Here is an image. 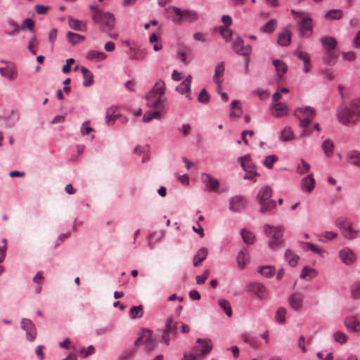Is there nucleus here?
Returning <instances> with one entry per match:
<instances>
[{
	"label": "nucleus",
	"instance_id": "1",
	"mask_svg": "<svg viewBox=\"0 0 360 360\" xmlns=\"http://www.w3.org/2000/svg\"><path fill=\"white\" fill-rule=\"evenodd\" d=\"M337 118L345 125L355 124L360 121V99H354L348 105L341 107L338 111Z\"/></svg>",
	"mask_w": 360,
	"mask_h": 360
},
{
	"label": "nucleus",
	"instance_id": "2",
	"mask_svg": "<svg viewBox=\"0 0 360 360\" xmlns=\"http://www.w3.org/2000/svg\"><path fill=\"white\" fill-rule=\"evenodd\" d=\"M165 14L176 24H180L183 20L192 22L197 20L198 18L196 12L189 10L182 11L174 6H170L166 8L165 9Z\"/></svg>",
	"mask_w": 360,
	"mask_h": 360
},
{
	"label": "nucleus",
	"instance_id": "3",
	"mask_svg": "<svg viewBox=\"0 0 360 360\" xmlns=\"http://www.w3.org/2000/svg\"><path fill=\"white\" fill-rule=\"evenodd\" d=\"M92 19L100 25V30L103 32H108L115 27V18L112 13L96 11L93 13Z\"/></svg>",
	"mask_w": 360,
	"mask_h": 360
},
{
	"label": "nucleus",
	"instance_id": "4",
	"mask_svg": "<svg viewBox=\"0 0 360 360\" xmlns=\"http://www.w3.org/2000/svg\"><path fill=\"white\" fill-rule=\"evenodd\" d=\"M264 231L266 236L271 238L268 243L271 249L275 250L282 246L283 240L281 238L283 235V229L282 226H273L269 224H264Z\"/></svg>",
	"mask_w": 360,
	"mask_h": 360
},
{
	"label": "nucleus",
	"instance_id": "5",
	"mask_svg": "<svg viewBox=\"0 0 360 360\" xmlns=\"http://www.w3.org/2000/svg\"><path fill=\"white\" fill-rule=\"evenodd\" d=\"M166 86L162 79H159L150 94L146 96L148 101V105L153 108H157L161 103V98L165 94Z\"/></svg>",
	"mask_w": 360,
	"mask_h": 360
},
{
	"label": "nucleus",
	"instance_id": "6",
	"mask_svg": "<svg viewBox=\"0 0 360 360\" xmlns=\"http://www.w3.org/2000/svg\"><path fill=\"white\" fill-rule=\"evenodd\" d=\"M239 161L243 171L245 172L243 179L245 180H254L256 181L255 178L259 176L260 174L257 172V166L252 162L251 156L250 155H245L240 157Z\"/></svg>",
	"mask_w": 360,
	"mask_h": 360
},
{
	"label": "nucleus",
	"instance_id": "7",
	"mask_svg": "<svg viewBox=\"0 0 360 360\" xmlns=\"http://www.w3.org/2000/svg\"><path fill=\"white\" fill-rule=\"evenodd\" d=\"M181 323L180 321H176L174 323L173 318L172 316L169 317L165 323V328L163 330L162 337H161V342L164 345H169V335L171 334L172 337L175 338L177 335L178 330V325Z\"/></svg>",
	"mask_w": 360,
	"mask_h": 360
},
{
	"label": "nucleus",
	"instance_id": "8",
	"mask_svg": "<svg viewBox=\"0 0 360 360\" xmlns=\"http://www.w3.org/2000/svg\"><path fill=\"white\" fill-rule=\"evenodd\" d=\"M232 49L236 53L240 56H248L252 53L251 46H245L243 39L239 37L233 40Z\"/></svg>",
	"mask_w": 360,
	"mask_h": 360
},
{
	"label": "nucleus",
	"instance_id": "9",
	"mask_svg": "<svg viewBox=\"0 0 360 360\" xmlns=\"http://www.w3.org/2000/svg\"><path fill=\"white\" fill-rule=\"evenodd\" d=\"M212 349V342L210 340L198 338L196 345L193 347L197 355H205L211 352Z\"/></svg>",
	"mask_w": 360,
	"mask_h": 360
},
{
	"label": "nucleus",
	"instance_id": "10",
	"mask_svg": "<svg viewBox=\"0 0 360 360\" xmlns=\"http://www.w3.org/2000/svg\"><path fill=\"white\" fill-rule=\"evenodd\" d=\"M247 205V200L242 195H236L229 200V210L233 212H239Z\"/></svg>",
	"mask_w": 360,
	"mask_h": 360
},
{
	"label": "nucleus",
	"instance_id": "11",
	"mask_svg": "<svg viewBox=\"0 0 360 360\" xmlns=\"http://www.w3.org/2000/svg\"><path fill=\"white\" fill-rule=\"evenodd\" d=\"M21 328L26 333L27 339L29 341H33L37 335V330L34 323L30 319H22L21 321Z\"/></svg>",
	"mask_w": 360,
	"mask_h": 360
},
{
	"label": "nucleus",
	"instance_id": "12",
	"mask_svg": "<svg viewBox=\"0 0 360 360\" xmlns=\"http://www.w3.org/2000/svg\"><path fill=\"white\" fill-rule=\"evenodd\" d=\"M300 34L302 37H309L313 33V25L309 17H304L299 24Z\"/></svg>",
	"mask_w": 360,
	"mask_h": 360
},
{
	"label": "nucleus",
	"instance_id": "13",
	"mask_svg": "<svg viewBox=\"0 0 360 360\" xmlns=\"http://www.w3.org/2000/svg\"><path fill=\"white\" fill-rule=\"evenodd\" d=\"M2 63H6V66L0 68V74L8 80H14L18 76V70L15 65L12 63H8L5 60H1Z\"/></svg>",
	"mask_w": 360,
	"mask_h": 360
},
{
	"label": "nucleus",
	"instance_id": "14",
	"mask_svg": "<svg viewBox=\"0 0 360 360\" xmlns=\"http://www.w3.org/2000/svg\"><path fill=\"white\" fill-rule=\"evenodd\" d=\"M297 110L302 114H307V112H309V117L300 120V127L305 128L314 120L316 115V110L314 108L309 105L304 108H298Z\"/></svg>",
	"mask_w": 360,
	"mask_h": 360
},
{
	"label": "nucleus",
	"instance_id": "15",
	"mask_svg": "<svg viewBox=\"0 0 360 360\" xmlns=\"http://www.w3.org/2000/svg\"><path fill=\"white\" fill-rule=\"evenodd\" d=\"M346 223L347 219L345 218L340 217L337 220L336 225L340 229L342 230L345 238L347 239H353L354 238V233H356L357 231H355L352 229L351 224H349L346 227Z\"/></svg>",
	"mask_w": 360,
	"mask_h": 360
},
{
	"label": "nucleus",
	"instance_id": "16",
	"mask_svg": "<svg viewBox=\"0 0 360 360\" xmlns=\"http://www.w3.org/2000/svg\"><path fill=\"white\" fill-rule=\"evenodd\" d=\"M248 291L253 292L260 299H265L267 296V291L265 287L259 283H251L246 286Z\"/></svg>",
	"mask_w": 360,
	"mask_h": 360
},
{
	"label": "nucleus",
	"instance_id": "17",
	"mask_svg": "<svg viewBox=\"0 0 360 360\" xmlns=\"http://www.w3.org/2000/svg\"><path fill=\"white\" fill-rule=\"evenodd\" d=\"M201 180L205 185L206 190L210 192L217 190L219 186V182L217 179L206 173H202L201 174Z\"/></svg>",
	"mask_w": 360,
	"mask_h": 360
},
{
	"label": "nucleus",
	"instance_id": "18",
	"mask_svg": "<svg viewBox=\"0 0 360 360\" xmlns=\"http://www.w3.org/2000/svg\"><path fill=\"white\" fill-rule=\"evenodd\" d=\"M339 256L342 262L346 265H351L356 261L354 252L349 248H345L340 250Z\"/></svg>",
	"mask_w": 360,
	"mask_h": 360
},
{
	"label": "nucleus",
	"instance_id": "19",
	"mask_svg": "<svg viewBox=\"0 0 360 360\" xmlns=\"http://www.w3.org/2000/svg\"><path fill=\"white\" fill-rule=\"evenodd\" d=\"M143 337L145 344V350L150 352L153 350L157 345L156 341L153 338V331L148 328H143Z\"/></svg>",
	"mask_w": 360,
	"mask_h": 360
},
{
	"label": "nucleus",
	"instance_id": "20",
	"mask_svg": "<svg viewBox=\"0 0 360 360\" xmlns=\"http://www.w3.org/2000/svg\"><path fill=\"white\" fill-rule=\"evenodd\" d=\"M225 71L224 63L223 62L219 63L215 67L214 75L213 76V81L218 86V88H221V84L223 82L222 77Z\"/></svg>",
	"mask_w": 360,
	"mask_h": 360
},
{
	"label": "nucleus",
	"instance_id": "21",
	"mask_svg": "<svg viewBox=\"0 0 360 360\" xmlns=\"http://www.w3.org/2000/svg\"><path fill=\"white\" fill-rule=\"evenodd\" d=\"M274 112L272 115L274 117H281L288 115V105L282 102L276 103L273 105Z\"/></svg>",
	"mask_w": 360,
	"mask_h": 360
},
{
	"label": "nucleus",
	"instance_id": "22",
	"mask_svg": "<svg viewBox=\"0 0 360 360\" xmlns=\"http://www.w3.org/2000/svg\"><path fill=\"white\" fill-rule=\"evenodd\" d=\"M345 325L348 331L354 333L360 332V323L359 320L354 316L346 318Z\"/></svg>",
	"mask_w": 360,
	"mask_h": 360
},
{
	"label": "nucleus",
	"instance_id": "23",
	"mask_svg": "<svg viewBox=\"0 0 360 360\" xmlns=\"http://www.w3.org/2000/svg\"><path fill=\"white\" fill-rule=\"evenodd\" d=\"M302 297L297 293H293L288 299L289 305L295 311L301 310L302 308Z\"/></svg>",
	"mask_w": 360,
	"mask_h": 360
},
{
	"label": "nucleus",
	"instance_id": "24",
	"mask_svg": "<svg viewBox=\"0 0 360 360\" xmlns=\"http://www.w3.org/2000/svg\"><path fill=\"white\" fill-rule=\"evenodd\" d=\"M315 179L312 173L304 177L302 180V190L307 192H311L314 188Z\"/></svg>",
	"mask_w": 360,
	"mask_h": 360
},
{
	"label": "nucleus",
	"instance_id": "25",
	"mask_svg": "<svg viewBox=\"0 0 360 360\" xmlns=\"http://www.w3.org/2000/svg\"><path fill=\"white\" fill-rule=\"evenodd\" d=\"M207 254L208 250L206 248L199 249L193 257V266L195 267L200 266L206 259Z\"/></svg>",
	"mask_w": 360,
	"mask_h": 360
},
{
	"label": "nucleus",
	"instance_id": "26",
	"mask_svg": "<svg viewBox=\"0 0 360 360\" xmlns=\"http://www.w3.org/2000/svg\"><path fill=\"white\" fill-rule=\"evenodd\" d=\"M273 65H274L277 76L279 78H281L284 74L286 73L288 71V65L287 64L281 60H274L272 62Z\"/></svg>",
	"mask_w": 360,
	"mask_h": 360
},
{
	"label": "nucleus",
	"instance_id": "27",
	"mask_svg": "<svg viewBox=\"0 0 360 360\" xmlns=\"http://www.w3.org/2000/svg\"><path fill=\"white\" fill-rule=\"evenodd\" d=\"M272 195V190L269 186H265L262 188L258 191L257 197L259 200V202L261 203L262 202L271 200V197Z\"/></svg>",
	"mask_w": 360,
	"mask_h": 360
},
{
	"label": "nucleus",
	"instance_id": "28",
	"mask_svg": "<svg viewBox=\"0 0 360 360\" xmlns=\"http://www.w3.org/2000/svg\"><path fill=\"white\" fill-rule=\"evenodd\" d=\"M278 44L281 46H288L291 42V34L288 30L281 32L278 37Z\"/></svg>",
	"mask_w": 360,
	"mask_h": 360
},
{
	"label": "nucleus",
	"instance_id": "29",
	"mask_svg": "<svg viewBox=\"0 0 360 360\" xmlns=\"http://www.w3.org/2000/svg\"><path fill=\"white\" fill-rule=\"evenodd\" d=\"M68 24L71 29L76 31L84 32L86 30V25L81 20L70 17L68 18Z\"/></svg>",
	"mask_w": 360,
	"mask_h": 360
},
{
	"label": "nucleus",
	"instance_id": "30",
	"mask_svg": "<svg viewBox=\"0 0 360 360\" xmlns=\"http://www.w3.org/2000/svg\"><path fill=\"white\" fill-rule=\"evenodd\" d=\"M86 58L89 60H103L107 58L104 52H99L95 50H90L87 52Z\"/></svg>",
	"mask_w": 360,
	"mask_h": 360
},
{
	"label": "nucleus",
	"instance_id": "31",
	"mask_svg": "<svg viewBox=\"0 0 360 360\" xmlns=\"http://www.w3.org/2000/svg\"><path fill=\"white\" fill-rule=\"evenodd\" d=\"M347 158L349 162L356 167H360V153L356 150H351L347 153Z\"/></svg>",
	"mask_w": 360,
	"mask_h": 360
},
{
	"label": "nucleus",
	"instance_id": "32",
	"mask_svg": "<svg viewBox=\"0 0 360 360\" xmlns=\"http://www.w3.org/2000/svg\"><path fill=\"white\" fill-rule=\"evenodd\" d=\"M285 259L290 266H295L297 264L299 257L291 250L287 249L285 252Z\"/></svg>",
	"mask_w": 360,
	"mask_h": 360
},
{
	"label": "nucleus",
	"instance_id": "33",
	"mask_svg": "<svg viewBox=\"0 0 360 360\" xmlns=\"http://www.w3.org/2000/svg\"><path fill=\"white\" fill-rule=\"evenodd\" d=\"M67 38L68 41L72 45L75 46L80 42L84 41L85 37L83 35L72 32H68L67 33Z\"/></svg>",
	"mask_w": 360,
	"mask_h": 360
},
{
	"label": "nucleus",
	"instance_id": "34",
	"mask_svg": "<svg viewBox=\"0 0 360 360\" xmlns=\"http://www.w3.org/2000/svg\"><path fill=\"white\" fill-rule=\"evenodd\" d=\"M321 44L323 47L326 51H332L336 47L337 41L333 37H325L321 39Z\"/></svg>",
	"mask_w": 360,
	"mask_h": 360
},
{
	"label": "nucleus",
	"instance_id": "35",
	"mask_svg": "<svg viewBox=\"0 0 360 360\" xmlns=\"http://www.w3.org/2000/svg\"><path fill=\"white\" fill-rule=\"evenodd\" d=\"M81 71L84 75V81L82 85L84 86H89L94 83V75L89 72V70L85 67H82Z\"/></svg>",
	"mask_w": 360,
	"mask_h": 360
},
{
	"label": "nucleus",
	"instance_id": "36",
	"mask_svg": "<svg viewBox=\"0 0 360 360\" xmlns=\"http://www.w3.org/2000/svg\"><path fill=\"white\" fill-rule=\"evenodd\" d=\"M294 138L293 131L290 127H285L280 134V140L283 142L292 141Z\"/></svg>",
	"mask_w": 360,
	"mask_h": 360
},
{
	"label": "nucleus",
	"instance_id": "37",
	"mask_svg": "<svg viewBox=\"0 0 360 360\" xmlns=\"http://www.w3.org/2000/svg\"><path fill=\"white\" fill-rule=\"evenodd\" d=\"M317 275L316 270L309 266H304L301 271L300 277L306 280H311Z\"/></svg>",
	"mask_w": 360,
	"mask_h": 360
},
{
	"label": "nucleus",
	"instance_id": "38",
	"mask_svg": "<svg viewBox=\"0 0 360 360\" xmlns=\"http://www.w3.org/2000/svg\"><path fill=\"white\" fill-rule=\"evenodd\" d=\"M250 256L247 252L241 250L237 257L238 265L240 268L243 269L247 262L249 261Z\"/></svg>",
	"mask_w": 360,
	"mask_h": 360
},
{
	"label": "nucleus",
	"instance_id": "39",
	"mask_svg": "<svg viewBox=\"0 0 360 360\" xmlns=\"http://www.w3.org/2000/svg\"><path fill=\"white\" fill-rule=\"evenodd\" d=\"M261 205L260 212L264 214L272 210L276 206V202L274 200H269L259 203Z\"/></svg>",
	"mask_w": 360,
	"mask_h": 360
},
{
	"label": "nucleus",
	"instance_id": "40",
	"mask_svg": "<svg viewBox=\"0 0 360 360\" xmlns=\"http://www.w3.org/2000/svg\"><path fill=\"white\" fill-rule=\"evenodd\" d=\"M240 234L244 243H245L248 245H251L254 243L255 236L252 233L246 231L245 229H243L240 230Z\"/></svg>",
	"mask_w": 360,
	"mask_h": 360
},
{
	"label": "nucleus",
	"instance_id": "41",
	"mask_svg": "<svg viewBox=\"0 0 360 360\" xmlns=\"http://www.w3.org/2000/svg\"><path fill=\"white\" fill-rule=\"evenodd\" d=\"M115 109L114 108H108L105 115V122L107 124H112L117 118L119 117L118 115L115 114Z\"/></svg>",
	"mask_w": 360,
	"mask_h": 360
},
{
	"label": "nucleus",
	"instance_id": "42",
	"mask_svg": "<svg viewBox=\"0 0 360 360\" xmlns=\"http://www.w3.org/2000/svg\"><path fill=\"white\" fill-rule=\"evenodd\" d=\"M131 317L134 319H139L143 316V307L140 304L138 306H134L130 309Z\"/></svg>",
	"mask_w": 360,
	"mask_h": 360
},
{
	"label": "nucleus",
	"instance_id": "43",
	"mask_svg": "<svg viewBox=\"0 0 360 360\" xmlns=\"http://www.w3.org/2000/svg\"><path fill=\"white\" fill-rule=\"evenodd\" d=\"M338 58V54L337 53L333 51H328L324 62L328 65L332 66L335 64Z\"/></svg>",
	"mask_w": 360,
	"mask_h": 360
},
{
	"label": "nucleus",
	"instance_id": "44",
	"mask_svg": "<svg viewBox=\"0 0 360 360\" xmlns=\"http://www.w3.org/2000/svg\"><path fill=\"white\" fill-rule=\"evenodd\" d=\"M176 91L181 94H186V97L189 100L191 99V87L184 82H182L179 85H178L176 87Z\"/></svg>",
	"mask_w": 360,
	"mask_h": 360
},
{
	"label": "nucleus",
	"instance_id": "45",
	"mask_svg": "<svg viewBox=\"0 0 360 360\" xmlns=\"http://www.w3.org/2000/svg\"><path fill=\"white\" fill-rule=\"evenodd\" d=\"M276 26V20L271 19L266 22L261 28L260 30L263 32L271 33L274 31Z\"/></svg>",
	"mask_w": 360,
	"mask_h": 360
},
{
	"label": "nucleus",
	"instance_id": "46",
	"mask_svg": "<svg viewBox=\"0 0 360 360\" xmlns=\"http://www.w3.org/2000/svg\"><path fill=\"white\" fill-rule=\"evenodd\" d=\"M218 303L220 307L224 310L226 316L228 317H231L232 309L229 302L225 299H221L218 301Z\"/></svg>",
	"mask_w": 360,
	"mask_h": 360
},
{
	"label": "nucleus",
	"instance_id": "47",
	"mask_svg": "<svg viewBox=\"0 0 360 360\" xmlns=\"http://www.w3.org/2000/svg\"><path fill=\"white\" fill-rule=\"evenodd\" d=\"M131 51H134V55L129 57V59L131 60H143L147 54V51L145 49H140L131 48Z\"/></svg>",
	"mask_w": 360,
	"mask_h": 360
},
{
	"label": "nucleus",
	"instance_id": "48",
	"mask_svg": "<svg viewBox=\"0 0 360 360\" xmlns=\"http://www.w3.org/2000/svg\"><path fill=\"white\" fill-rule=\"evenodd\" d=\"M325 17L330 20H339L342 17V11L340 9H331L326 13Z\"/></svg>",
	"mask_w": 360,
	"mask_h": 360
},
{
	"label": "nucleus",
	"instance_id": "49",
	"mask_svg": "<svg viewBox=\"0 0 360 360\" xmlns=\"http://www.w3.org/2000/svg\"><path fill=\"white\" fill-rule=\"evenodd\" d=\"M333 148V143L330 139L324 141V142L322 144V149L323 150L325 155L327 157H329L332 154Z\"/></svg>",
	"mask_w": 360,
	"mask_h": 360
},
{
	"label": "nucleus",
	"instance_id": "50",
	"mask_svg": "<svg viewBox=\"0 0 360 360\" xmlns=\"http://www.w3.org/2000/svg\"><path fill=\"white\" fill-rule=\"evenodd\" d=\"M287 313L286 309L284 307H279L275 315V319L278 323H283L285 321V314Z\"/></svg>",
	"mask_w": 360,
	"mask_h": 360
},
{
	"label": "nucleus",
	"instance_id": "51",
	"mask_svg": "<svg viewBox=\"0 0 360 360\" xmlns=\"http://www.w3.org/2000/svg\"><path fill=\"white\" fill-rule=\"evenodd\" d=\"M300 162L301 164L297 167V172L300 174L307 173L309 171L310 165L303 159H301Z\"/></svg>",
	"mask_w": 360,
	"mask_h": 360
},
{
	"label": "nucleus",
	"instance_id": "52",
	"mask_svg": "<svg viewBox=\"0 0 360 360\" xmlns=\"http://www.w3.org/2000/svg\"><path fill=\"white\" fill-rule=\"evenodd\" d=\"M258 272L262 276L267 278L271 277L274 272V269L271 266H260L258 269Z\"/></svg>",
	"mask_w": 360,
	"mask_h": 360
},
{
	"label": "nucleus",
	"instance_id": "53",
	"mask_svg": "<svg viewBox=\"0 0 360 360\" xmlns=\"http://www.w3.org/2000/svg\"><path fill=\"white\" fill-rule=\"evenodd\" d=\"M278 160V157L275 155H270L265 158L264 161V166L268 169H272L274 164Z\"/></svg>",
	"mask_w": 360,
	"mask_h": 360
},
{
	"label": "nucleus",
	"instance_id": "54",
	"mask_svg": "<svg viewBox=\"0 0 360 360\" xmlns=\"http://www.w3.org/2000/svg\"><path fill=\"white\" fill-rule=\"evenodd\" d=\"M34 22L31 18H26L21 24L22 30H28L30 32H34Z\"/></svg>",
	"mask_w": 360,
	"mask_h": 360
},
{
	"label": "nucleus",
	"instance_id": "55",
	"mask_svg": "<svg viewBox=\"0 0 360 360\" xmlns=\"http://www.w3.org/2000/svg\"><path fill=\"white\" fill-rule=\"evenodd\" d=\"M303 248L304 250H310L316 254H321L323 252V250L321 248L316 247L314 244L310 242L303 243Z\"/></svg>",
	"mask_w": 360,
	"mask_h": 360
},
{
	"label": "nucleus",
	"instance_id": "56",
	"mask_svg": "<svg viewBox=\"0 0 360 360\" xmlns=\"http://www.w3.org/2000/svg\"><path fill=\"white\" fill-rule=\"evenodd\" d=\"M210 100L209 94L205 89H202L198 96V101L201 103H207Z\"/></svg>",
	"mask_w": 360,
	"mask_h": 360
},
{
	"label": "nucleus",
	"instance_id": "57",
	"mask_svg": "<svg viewBox=\"0 0 360 360\" xmlns=\"http://www.w3.org/2000/svg\"><path fill=\"white\" fill-rule=\"evenodd\" d=\"M223 38L226 41H229L232 36L231 31L228 27H220L219 28Z\"/></svg>",
	"mask_w": 360,
	"mask_h": 360
},
{
	"label": "nucleus",
	"instance_id": "58",
	"mask_svg": "<svg viewBox=\"0 0 360 360\" xmlns=\"http://www.w3.org/2000/svg\"><path fill=\"white\" fill-rule=\"evenodd\" d=\"M334 340L335 342H339L340 344H343L347 341V336L344 333L342 332H335L333 334Z\"/></svg>",
	"mask_w": 360,
	"mask_h": 360
},
{
	"label": "nucleus",
	"instance_id": "59",
	"mask_svg": "<svg viewBox=\"0 0 360 360\" xmlns=\"http://www.w3.org/2000/svg\"><path fill=\"white\" fill-rule=\"evenodd\" d=\"M297 57L302 60L304 63L310 62L311 58L310 56L307 53L304 51H295L294 53Z\"/></svg>",
	"mask_w": 360,
	"mask_h": 360
},
{
	"label": "nucleus",
	"instance_id": "60",
	"mask_svg": "<svg viewBox=\"0 0 360 360\" xmlns=\"http://www.w3.org/2000/svg\"><path fill=\"white\" fill-rule=\"evenodd\" d=\"M210 275V271L208 269L205 270L202 276H196V283L198 285L203 284L205 281L208 278Z\"/></svg>",
	"mask_w": 360,
	"mask_h": 360
},
{
	"label": "nucleus",
	"instance_id": "61",
	"mask_svg": "<svg viewBox=\"0 0 360 360\" xmlns=\"http://www.w3.org/2000/svg\"><path fill=\"white\" fill-rule=\"evenodd\" d=\"M352 297L354 299L360 297V281L356 283L352 288Z\"/></svg>",
	"mask_w": 360,
	"mask_h": 360
},
{
	"label": "nucleus",
	"instance_id": "62",
	"mask_svg": "<svg viewBox=\"0 0 360 360\" xmlns=\"http://www.w3.org/2000/svg\"><path fill=\"white\" fill-rule=\"evenodd\" d=\"M49 9V6L37 4L35 6V11L37 14L41 15L45 14Z\"/></svg>",
	"mask_w": 360,
	"mask_h": 360
},
{
	"label": "nucleus",
	"instance_id": "63",
	"mask_svg": "<svg viewBox=\"0 0 360 360\" xmlns=\"http://www.w3.org/2000/svg\"><path fill=\"white\" fill-rule=\"evenodd\" d=\"M243 115V110L241 106H238V108L232 110L230 112V117H237L239 118Z\"/></svg>",
	"mask_w": 360,
	"mask_h": 360
},
{
	"label": "nucleus",
	"instance_id": "64",
	"mask_svg": "<svg viewBox=\"0 0 360 360\" xmlns=\"http://www.w3.org/2000/svg\"><path fill=\"white\" fill-rule=\"evenodd\" d=\"M193 39L196 41L205 42L206 41V34L202 32H195L193 34Z\"/></svg>",
	"mask_w": 360,
	"mask_h": 360
}]
</instances>
